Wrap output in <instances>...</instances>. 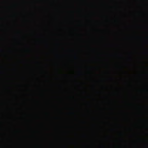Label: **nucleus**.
<instances>
[{"instance_id":"nucleus-1","label":"nucleus","mask_w":148,"mask_h":148,"mask_svg":"<svg viewBox=\"0 0 148 148\" xmlns=\"http://www.w3.org/2000/svg\"><path fill=\"white\" fill-rule=\"evenodd\" d=\"M75 58H77V57L76 56H75Z\"/></svg>"}]
</instances>
